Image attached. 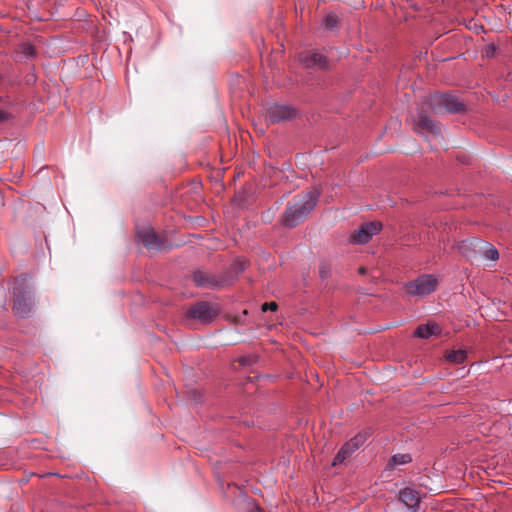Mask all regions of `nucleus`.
Listing matches in <instances>:
<instances>
[{
	"label": "nucleus",
	"mask_w": 512,
	"mask_h": 512,
	"mask_svg": "<svg viewBox=\"0 0 512 512\" xmlns=\"http://www.w3.org/2000/svg\"><path fill=\"white\" fill-rule=\"evenodd\" d=\"M319 195L320 193L317 190L309 191L301 198L288 202L282 214L281 223L289 229L299 225L315 209Z\"/></svg>",
	"instance_id": "obj_1"
},
{
	"label": "nucleus",
	"mask_w": 512,
	"mask_h": 512,
	"mask_svg": "<svg viewBox=\"0 0 512 512\" xmlns=\"http://www.w3.org/2000/svg\"><path fill=\"white\" fill-rule=\"evenodd\" d=\"M13 295L15 297L13 311L19 318H28L32 315L35 301L29 283L28 275H21L14 281Z\"/></svg>",
	"instance_id": "obj_2"
},
{
	"label": "nucleus",
	"mask_w": 512,
	"mask_h": 512,
	"mask_svg": "<svg viewBox=\"0 0 512 512\" xmlns=\"http://www.w3.org/2000/svg\"><path fill=\"white\" fill-rule=\"evenodd\" d=\"M428 105L435 113H460L465 111V104L452 94H433L429 97Z\"/></svg>",
	"instance_id": "obj_3"
},
{
	"label": "nucleus",
	"mask_w": 512,
	"mask_h": 512,
	"mask_svg": "<svg viewBox=\"0 0 512 512\" xmlns=\"http://www.w3.org/2000/svg\"><path fill=\"white\" fill-rule=\"evenodd\" d=\"M437 279L432 274H423L405 284L406 291L413 296L428 295L435 291Z\"/></svg>",
	"instance_id": "obj_4"
},
{
	"label": "nucleus",
	"mask_w": 512,
	"mask_h": 512,
	"mask_svg": "<svg viewBox=\"0 0 512 512\" xmlns=\"http://www.w3.org/2000/svg\"><path fill=\"white\" fill-rule=\"evenodd\" d=\"M219 313L217 304L201 301L193 305L188 312L189 317L207 324L213 321Z\"/></svg>",
	"instance_id": "obj_5"
},
{
	"label": "nucleus",
	"mask_w": 512,
	"mask_h": 512,
	"mask_svg": "<svg viewBox=\"0 0 512 512\" xmlns=\"http://www.w3.org/2000/svg\"><path fill=\"white\" fill-rule=\"evenodd\" d=\"M382 229V224L377 221L366 222L353 231L350 241L354 244L362 245L370 241Z\"/></svg>",
	"instance_id": "obj_6"
},
{
	"label": "nucleus",
	"mask_w": 512,
	"mask_h": 512,
	"mask_svg": "<svg viewBox=\"0 0 512 512\" xmlns=\"http://www.w3.org/2000/svg\"><path fill=\"white\" fill-rule=\"evenodd\" d=\"M299 62L308 69L328 70L329 62L327 57L317 51H305L298 55Z\"/></svg>",
	"instance_id": "obj_7"
},
{
	"label": "nucleus",
	"mask_w": 512,
	"mask_h": 512,
	"mask_svg": "<svg viewBox=\"0 0 512 512\" xmlns=\"http://www.w3.org/2000/svg\"><path fill=\"white\" fill-rule=\"evenodd\" d=\"M296 116V110L287 105L272 104L266 109V118L271 123L290 120Z\"/></svg>",
	"instance_id": "obj_8"
},
{
	"label": "nucleus",
	"mask_w": 512,
	"mask_h": 512,
	"mask_svg": "<svg viewBox=\"0 0 512 512\" xmlns=\"http://www.w3.org/2000/svg\"><path fill=\"white\" fill-rule=\"evenodd\" d=\"M479 238H471L462 240L457 244L458 252L467 258L469 261L474 262L480 260V246Z\"/></svg>",
	"instance_id": "obj_9"
},
{
	"label": "nucleus",
	"mask_w": 512,
	"mask_h": 512,
	"mask_svg": "<svg viewBox=\"0 0 512 512\" xmlns=\"http://www.w3.org/2000/svg\"><path fill=\"white\" fill-rule=\"evenodd\" d=\"M192 278L194 283L201 288L215 289L225 285V280L223 278L200 270L195 271Z\"/></svg>",
	"instance_id": "obj_10"
},
{
	"label": "nucleus",
	"mask_w": 512,
	"mask_h": 512,
	"mask_svg": "<svg viewBox=\"0 0 512 512\" xmlns=\"http://www.w3.org/2000/svg\"><path fill=\"white\" fill-rule=\"evenodd\" d=\"M414 128L417 132L424 130L432 134L436 139H443L437 124L423 112L418 113L414 118Z\"/></svg>",
	"instance_id": "obj_11"
},
{
	"label": "nucleus",
	"mask_w": 512,
	"mask_h": 512,
	"mask_svg": "<svg viewBox=\"0 0 512 512\" xmlns=\"http://www.w3.org/2000/svg\"><path fill=\"white\" fill-rule=\"evenodd\" d=\"M399 500L411 511H418L420 508V494L411 487H405L399 491Z\"/></svg>",
	"instance_id": "obj_12"
},
{
	"label": "nucleus",
	"mask_w": 512,
	"mask_h": 512,
	"mask_svg": "<svg viewBox=\"0 0 512 512\" xmlns=\"http://www.w3.org/2000/svg\"><path fill=\"white\" fill-rule=\"evenodd\" d=\"M137 233L143 245L147 249L160 250L162 248L163 243L150 227L145 228L143 230H138Z\"/></svg>",
	"instance_id": "obj_13"
},
{
	"label": "nucleus",
	"mask_w": 512,
	"mask_h": 512,
	"mask_svg": "<svg viewBox=\"0 0 512 512\" xmlns=\"http://www.w3.org/2000/svg\"><path fill=\"white\" fill-rule=\"evenodd\" d=\"M415 336L426 339L434 335L440 334V327L436 323H426L419 325L415 332Z\"/></svg>",
	"instance_id": "obj_14"
},
{
	"label": "nucleus",
	"mask_w": 512,
	"mask_h": 512,
	"mask_svg": "<svg viewBox=\"0 0 512 512\" xmlns=\"http://www.w3.org/2000/svg\"><path fill=\"white\" fill-rule=\"evenodd\" d=\"M355 451H357L356 446L349 441H347L338 453L335 455L332 465H338L344 462L348 457H350Z\"/></svg>",
	"instance_id": "obj_15"
},
{
	"label": "nucleus",
	"mask_w": 512,
	"mask_h": 512,
	"mask_svg": "<svg viewBox=\"0 0 512 512\" xmlns=\"http://www.w3.org/2000/svg\"><path fill=\"white\" fill-rule=\"evenodd\" d=\"M480 259L496 261L499 258L498 250L490 243L480 240Z\"/></svg>",
	"instance_id": "obj_16"
},
{
	"label": "nucleus",
	"mask_w": 512,
	"mask_h": 512,
	"mask_svg": "<svg viewBox=\"0 0 512 512\" xmlns=\"http://www.w3.org/2000/svg\"><path fill=\"white\" fill-rule=\"evenodd\" d=\"M16 54L19 56L20 60L32 59L37 56V51L33 44L29 42H23L17 47Z\"/></svg>",
	"instance_id": "obj_17"
},
{
	"label": "nucleus",
	"mask_w": 512,
	"mask_h": 512,
	"mask_svg": "<svg viewBox=\"0 0 512 512\" xmlns=\"http://www.w3.org/2000/svg\"><path fill=\"white\" fill-rule=\"evenodd\" d=\"M412 461V457L409 453H398V454H394L388 464H387V469L389 470H393L395 469L397 466L399 465H405V464H408Z\"/></svg>",
	"instance_id": "obj_18"
},
{
	"label": "nucleus",
	"mask_w": 512,
	"mask_h": 512,
	"mask_svg": "<svg viewBox=\"0 0 512 512\" xmlns=\"http://www.w3.org/2000/svg\"><path fill=\"white\" fill-rule=\"evenodd\" d=\"M343 19H340L336 14L329 13L323 19V26L327 30L344 29Z\"/></svg>",
	"instance_id": "obj_19"
},
{
	"label": "nucleus",
	"mask_w": 512,
	"mask_h": 512,
	"mask_svg": "<svg viewBox=\"0 0 512 512\" xmlns=\"http://www.w3.org/2000/svg\"><path fill=\"white\" fill-rule=\"evenodd\" d=\"M466 356H467L466 351L456 350V351L450 352L447 355V359L453 363L460 364V363L464 362V360L466 359Z\"/></svg>",
	"instance_id": "obj_20"
},
{
	"label": "nucleus",
	"mask_w": 512,
	"mask_h": 512,
	"mask_svg": "<svg viewBox=\"0 0 512 512\" xmlns=\"http://www.w3.org/2000/svg\"><path fill=\"white\" fill-rule=\"evenodd\" d=\"M367 436L366 434L359 433L353 438L350 439V442L353 443L356 446V449L358 450L366 441Z\"/></svg>",
	"instance_id": "obj_21"
},
{
	"label": "nucleus",
	"mask_w": 512,
	"mask_h": 512,
	"mask_svg": "<svg viewBox=\"0 0 512 512\" xmlns=\"http://www.w3.org/2000/svg\"><path fill=\"white\" fill-rule=\"evenodd\" d=\"M319 274L322 279H327L330 277V266L327 263H322L319 268Z\"/></svg>",
	"instance_id": "obj_22"
},
{
	"label": "nucleus",
	"mask_w": 512,
	"mask_h": 512,
	"mask_svg": "<svg viewBox=\"0 0 512 512\" xmlns=\"http://www.w3.org/2000/svg\"><path fill=\"white\" fill-rule=\"evenodd\" d=\"M497 46L494 43H489L484 48V54L486 57H493L496 54Z\"/></svg>",
	"instance_id": "obj_23"
},
{
	"label": "nucleus",
	"mask_w": 512,
	"mask_h": 512,
	"mask_svg": "<svg viewBox=\"0 0 512 512\" xmlns=\"http://www.w3.org/2000/svg\"><path fill=\"white\" fill-rule=\"evenodd\" d=\"M233 269L239 273L246 269V262L245 261H235L232 265Z\"/></svg>",
	"instance_id": "obj_24"
},
{
	"label": "nucleus",
	"mask_w": 512,
	"mask_h": 512,
	"mask_svg": "<svg viewBox=\"0 0 512 512\" xmlns=\"http://www.w3.org/2000/svg\"><path fill=\"white\" fill-rule=\"evenodd\" d=\"M277 303L276 302H270V303H265L263 304L262 306V310L263 311H267V310H271V311H276L277 310Z\"/></svg>",
	"instance_id": "obj_25"
},
{
	"label": "nucleus",
	"mask_w": 512,
	"mask_h": 512,
	"mask_svg": "<svg viewBox=\"0 0 512 512\" xmlns=\"http://www.w3.org/2000/svg\"><path fill=\"white\" fill-rule=\"evenodd\" d=\"M10 117L11 115L8 112L0 109V123L7 121Z\"/></svg>",
	"instance_id": "obj_26"
},
{
	"label": "nucleus",
	"mask_w": 512,
	"mask_h": 512,
	"mask_svg": "<svg viewBox=\"0 0 512 512\" xmlns=\"http://www.w3.org/2000/svg\"><path fill=\"white\" fill-rule=\"evenodd\" d=\"M58 39H59L58 36H54V37L51 38V41H57Z\"/></svg>",
	"instance_id": "obj_27"
},
{
	"label": "nucleus",
	"mask_w": 512,
	"mask_h": 512,
	"mask_svg": "<svg viewBox=\"0 0 512 512\" xmlns=\"http://www.w3.org/2000/svg\"><path fill=\"white\" fill-rule=\"evenodd\" d=\"M359 272H360L361 274L365 273V268L361 267V268L359 269Z\"/></svg>",
	"instance_id": "obj_28"
}]
</instances>
